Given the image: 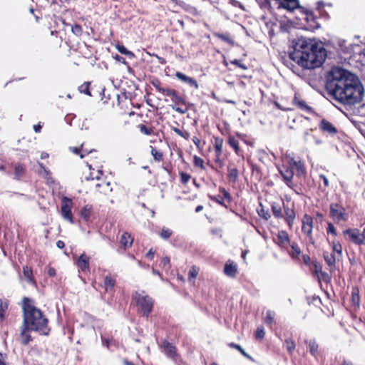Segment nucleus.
<instances>
[{
  "label": "nucleus",
  "mask_w": 365,
  "mask_h": 365,
  "mask_svg": "<svg viewBox=\"0 0 365 365\" xmlns=\"http://www.w3.org/2000/svg\"><path fill=\"white\" fill-rule=\"evenodd\" d=\"M24 274L29 280H31L32 272L29 267H26L24 268Z\"/></svg>",
  "instance_id": "50"
},
{
  "label": "nucleus",
  "mask_w": 365,
  "mask_h": 365,
  "mask_svg": "<svg viewBox=\"0 0 365 365\" xmlns=\"http://www.w3.org/2000/svg\"><path fill=\"white\" fill-rule=\"evenodd\" d=\"M294 103L302 110H308L310 109L306 103L303 100L300 99L297 95L294 96Z\"/></svg>",
  "instance_id": "24"
},
{
  "label": "nucleus",
  "mask_w": 365,
  "mask_h": 365,
  "mask_svg": "<svg viewBox=\"0 0 365 365\" xmlns=\"http://www.w3.org/2000/svg\"><path fill=\"white\" fill-rule=\"evenodd\" d=\"M286 165H284L279 172L283 177L284 180L287 185L292 187L293 184L292 180L294 176V172L299 177L303 176L305 174V169L304 163L299 159H295L290 155H286L284 157Z\"/></svg>",
  "instance_id": "4"
},
{
  "label": "nucleus",
  "mask_w": 365,
  "mask_h": 365,
  "mask_svg": "<svg viewBox=\"0 0 365 365\" xmlns=\"http://www.w3.org/2000/svg\"><path fill=\"white\" fill-rule=\"evenodd\" d=\"M133 242V237L128 232H124L120 238V243L124 247V248L130 247Z\"/></svg>",
  "instance_id": "19"
},
{
  "label": "nucleus",
  "mask_w": 365,
  "mask_h": 365,
  "mask_svg": "<svg viewBox=\"0 0 365 365\" xmlns=\"http://www.w3.org/2000/svg\"><path fill=\"white\" fill-rule=\"evenodd\" d=\"M72 202L70 199L64 197L62 200L61 215L63 217L73 223V215L71 212Z\"/></svg>",
  "instance_id": "8"
},
{
  "label": "nucleus",
  "mask_w": 365,
  "mask_h": 365,
  "mask_svg": "<svg viewBox=\"0 0 365 365\" xmlns=\"http://www.w3.org/2000/svg\"><path fill=\"white\" fill-rule=\"evenodd\" d=\"M326 6L331 7L332 4H325L322 1H319L317 3V6L314 10L308 9L303 6H300V8H299L298 12L303 16L302 19H304L307 23L309 21L317 23V20L319 19L323 21H328L330 18L329 12L325 10ZM297 18L298 20H301L300 18Z\"/></svg>",
  "instance_id": "5"
},
{
  "label": "nucleus",
  "mask_w": 365,
  "mask_h": 365,
  "mask_svg": "<svg viewBox=\"0 0 365 365\" xmlns=\"http://www.w3.org/2000/svg\"><path fill=\"white\" fill-rule=\"evenodd\" d=\"M272 210L276 217H282V207L279 203L273 202L272 205Z\"/></svg>",
  "instance_id": "25"
},
{
  "label": "nucleus",
  "mask_w": 365,
  "mask_h": 365,
  "mask_svg": "<svg viewBox=\"0 0 365 365\" xmlns=\"http://www.w3.org/2000/svg\"><path fill=\"white\" fill-rule=\"evenodd\" d=\"M285 220L287 222L289 227L293 225L294 220L295 218V213L292 208L284 207Z\"/></svg>",
  "instance_id": "20"
},
{
  "label": "nucleus",
  "mask_w": 365,
  "mask_h": 365,
  "mask_svg": "<svg viewBox=\"0 0 365 365\" xmlns=\"http://www.w3.org/2000/svg\"><path fill=\"white\" fill-rule=\"evenodd\" d=\"M153 256H154V252L153 251L152 249H150L148 252L146 254V257L150 259H152L153 258Z\"/></svg>",
  "instance_id": "60"
},
{
  "label": "nucleus",
  "mask_w": 365,
  "mask_h": 365,
  "mask_svg": "<svg viewBox=\"0 0 365 365\" xmlns=\"http://www.w3.org/2000/svg\"><path fill=\"white\" fill-rule=\"evenodd\" d=\"M151 154L155 160H160L162 158V154L159 153L155 148H152Z\"/></svg>",
  "instance_id": "47"
},
{
  "label": "nucleus",
  "mask_w": 365,
  "mask_h": 365,
  "mask_svg": "<svg viewBox=\"0 0 365 365\" xmlns=\"http://www.w3.org/2000/svg\"><path fill=\"white\" fill-rule=\"evenodd\" d=\"M319 128L323 131L329 134H334L336 133V128L329 121L325 119L321 120L319 123Z\"/></svg>",
  "instance_id": "14"
},
{
  "label": "nucleus",
  "mask_w": 365,
  "mask_h": 365,
  "mask_svg": "<svg viewBox=\"0 0 365 365\" xmlns=\"http://www.w3.org/2000/svg\"><path fill=\"white\" fill-rule=\"evenodd\" d=\"M344 236L356 245H360L359 230L357 229H347L343 232Z\"/></svg>",
  "instance_id": "10"
},
{
  "label": "nucleus",
  "mask_w": 365,
  "mask_h": 365,
  "mask_svg": "<svg viewBox=\"0 0 365 365\" xmlns=\"http://www.w3.org/2000/svg\"><path fill=\"white\" fill-rule=\"evenodd\" d=\"M352 299L356 303L359 301V290L357 289H354L352 291Z\"/></svg>",
  "instance_id": "48"
},
{
  "label": "nucleus",
  "mask_w": 365,
  "mask_h": 365,
  "mask_svg": "<svg viewBox=\"0 0 365 365\" xmlns=\"http://www.w3.org/2000/svg\"><path fill=\"white\" fill-rule=\"evenodd\" d=\"M330 216L338 222L346 221L348 218L345 208L336 203L330 205Z\"/></svg>",
  "instance_id": "7"
},
{
  "label": "nucleus",
  "mask_w": 365,
  "mask_h": 365,
  "mask_svg": "<svg viewBox=\"0 0 365 365\" xmlns=\"http://www.w3.org/2000/svg\"><path fill=\"white\" fill-rule=\"evenodd\" d=\"M64 245H64V242H63V241H61V240H58V241L56 242V246H57L58 248H60V249L63 248V247H64Z\"/></svg>",
  "instance_id": "63"
},
{
  "label": "nucleus",
  "mask_w": 365,
  "mask_h": 365,
  "mask_svg": "<svg viewBox=\"0 0 365 365\" xmlns=\"http://www.w3.org/2000/svg\"><path fill=\"white\" fill-rule=\"evenodd\" d=\"M163 94L167 96H169L170 98L171 101L175 103H185L184 100L181 97L178 96L175 91H174V90L168 88L166 91H163Z\"/></svg>",
  "instance_id": "18"
},
{
  "label": "nucleus",
  "mask_w": 365,
  "mask_h": 365,
  "mask_svg": "<svg viewBox=\"0 0 365 365\" xmlns=\"http://www.w3.org/2000/svg\"><path fill=\"white\" fill-rule=\"evenodd\" d=\"M324 48L309 38H298L294 44L290 58L305 69L319 67L326 58Z\"/></svg>",
  "instance_id": "2"
},
{
  "label": "nucleus",
  "mask_w": 365,
  "mask_h": 365,
  "mask_svg": "<svg viewBox=\"0 0 365 365\" xmlns=\"http://www.w3.org/2000/svg\"><path fill=\"white\" fill-rule=\"evenodd\" d=\"M192 142L194 143V144L197 146V148L200 150L201 149V146H200V140L197 138V137H194L192 138Z\"/></svg>",
  "instance_id": "56"
},
{
  "label": "nucleus",
  "mask_w": 365,
  "mask_h": 365,
  "mask_svg": "<svg viewBox=\"0 0 365 365\" xmlns=\"http://www.w3.org/2000/svg\"><path fill=\"white\" fill-rule=\"evenodd\" d=\"M97 168L98 169L96 170L95 173H91L88 176H86V178L87 180H93V179L99 180L101 178V175H102V171L99 169V168Z\"/></svg>",
  "instance_id": "36"
},
{
  "label": "nucleus",
  "mask_w": 365,
  "mask_h": 365,
  "mask_svg": "<svg viewBox=\"0 0 365 365\" xmlns=\"http://www.w3.org/2000/svg\"><path fill=\"white\" fill-rule=\"evenodd\" d=\"M48 274L50 276V277H53L55 276L56 274V271L52 267H49L48 269Z\"/></svg>",
  "instance_id": "59"
},
{
  "label": "nucleus",
  "mask_w": 365,
  "mask_h": 365,
  "mask_svg": "<svg viewBox=\"0 0 365 365\" xmlns=\"http://www.w3.org/2000/svg\"><path fill=\"white\" fill-rule=\"evenodd\" d=\"M329 93L337 101L347 105L359 103L364 96V86L358 76L340 67L333 68L328 76Z\"/></svg>",
  "instance_id": "1"
},
{
  "label": "nucleus",
  "mask_w": 365,
  "mask_h": 365,
  "mask_svg": "<svg viewBox=\"0 0 365 365\" xmlns=\"http://www.w3.org/2000/svg\"><path fill=\"white\" fill-rule=\"evenodd\" d=\"M173 108L180 113H185L186 112V109H182L180 107L176 106V105L173 106Z\"/></svg>",
  "instance_id": "58"
},
{
  "label": "nucleus",
  "mask_w": 365,
  "mask_h": 365,
  "mask_svg": "<svg viewBox=\"0 0 365 365\" xmlns=\"http://www.w3.org/2000/svg\"><path fill=\"white\" fill-rule=\"evenodd\" d=\"M217 36L221 38L222 40L227 42L228 43H230V45H233L234 44V42L230 38L229 36L227 35H225V34H217Z\"/></svg>",
  "instance_id": "44"
},
{
  "label": "nucleus",
  "mask_w": 365,
  "mask_h": 365,
  "mask_svg": "<svg viewBox=\"0 0 365 365\" xmlns=\"http://www.w3.org/2000/svg\"><path fill=\"white\" fill-rule=\"evenodd\" d=\"M38 165L41 170V171H39V173L41 174L44 177V178L46 180L47 184L50 185H55L56 182H55L54 179L51 176L50 171L46 168H45V166H43V165L42 163H38Z\"/></svg>",
  "instance_id": "15"
},
{
  "label": "nucleus",
  "mask_w": 365,
  "mask_h": 365,
  "mask_svg": "<svg viewBox=\"0 0 365 365\" xmlns=\"http://www.w3.org/2000/svg\"><path fill=\"white\" fill-rule=\"evenodd\" d=\"M215 148L216 151L217 152L218 155L221 153L222 149V140L216 139Z\"/></svg>",
  "instance_id": "45"
},
{
  "label": "nucleus",
  "mask_w": 365,
  "mask_h": 365,
  "mask_svg": "<svg viewBox=\"0 0 365 365\" xmlns=\"http://www.w3.org/2000/svg\"><path fill=\"white\" fill-rule=\"evenodd\" d=\"M190 179V175L187 173H182L181 174V180L183 182L186 183Z\"/></svg>",
  "instance_id": "55"
},
{
  "label": "nucleus",
  "mask_w": 365,
  "mask_h": 365,
  "mask_svg": "<svg viewBox=\"0 0 365 365\" xmlns=\"http://www.w3.org/2000/svg\"><path fill=\"white\" fill-rule=\"evenodd\" d=\"M332 250L333 252L336 253L339 257L341 256L342 253V247L341 244L337 241H333L332 242Z\"/></svg>",
  "instance_id": "30"
},
{
  "label": "nucleus",
  "mask_w": 365,
  "mask_h": 365,
  "mask_svg": "<svg viewBox=\"0 0 365 365\" xmlns=\"http://www.w3.org/2000/svg\"><path fill=\"white\" fill-rule=\"evenodd\" d=\"M163 348L165 354L170 356L173 357L175 354V347L169 344L168 342H164Z\"/></svg>",
  "instance_id": "26"
},
{
  "label": "nucleus",
  "mask_w": 365,
  "mask_h": 365,
  "mask_svg": "<svg viewBox=\"0 0 365 365\" xmlns=\"http://www.w3.org/2000/svg\"><path fill=\"white\" fill-rule=\"evenodd\" d=\"M277 237L279 244L282 246H284L289 242L288 234L284 231H279Z\"/></svg>",
  "instance_id": "21"
},
{
  "label": "nucleus",
  "mask_w": 365,
  "mask_h": 365,
  "mask_svg": "<svg viewBox=\"0 0 365 365\" xmlns=\"http://www.w3.org/2000/svg\"><path fill=\"white\" fill-rule=\"evenodd\" d=\"M140 130L143 133H144V134H145V135H150V134L151 133V130H150V129L148 128H147L145 125H140Z\"/></svg>",
  "instance_id": "52"
},
{
  "label": "nucleus",
  "mask_w": 365,
  "mask_h": 365,
  "mask_svg": "<svg viewBox=\"0 0 365 365\" xmlns=\"http://www.w3.org/2000/svg\"><path fill=\"white\" fill-rule=\"evenodd\" d=\"M313 219L311 216L305 215L302 219V232L307 236H310L312 232Z\"/></svg>",
  "instance_id": "11"
},
{
  "label": "nucleus",
  "mask_w": 365,
  "mask_h": 365,
  "mask_svg": "<svg viewBox=\"0 0 365 365\" xmlns=\"http://www.w3.org/2000/svg\"><path fill=\"white\" fill-rule=\"evenodd\" d=\"M96 191L99 193L108 195L112 192V187L109 182L98 183L96 185Z\"/></svg>",
  "instance_id": "17"
},
{
  "label": "nucleus",
  "mask_w": 365,
  "mask_h": 365,
  "mask_svg": "<svg viewBox=\"0 0 365 365\" xmlns=\"http://www.w3.org/2000/svg\"><path fill=\"white\" fill-rule=\"evenodd\" d=\"M307 343L309 346V352L314 356L316 355L318 351V344L316 343L314 340H309V341H307Z\"/></svg>",
  "instance_id": "29"
},
{
  "label": "nucleus",
  "mask_w": 365,
  "mask_h": 365,
  "mask_svg": "<svg viewBox=\"0 0 365 365\" xmlns=\"http://www.w3.org/2000/svg\"><path fill=\"white\" fill-rule=\"evenodd\" d=\"M8 309V304L6 302H0V322L4 319L5 312Z\"/></svg>",
  "instance_id": "31"
},
{
  "label": "nucleus",
  "mask_w": 365,
  "mask_h": 365,
  "mask_svg": "<svg viewBox=\"0 0 365 365\" xmlns=\"http://www.w3.org/2000/svg\"><path fill=\"white\" fill-rule=\"evenodd\" d=\"M23 310L24 313V326L27 329L39 331L42 334H48L49 329L47 327L48 320L40 309L30 304L27 298L23 299Z\"/></svg>",
  "instance_id": "3"
},
{
  "label": "nucleus",
  "mask_w": 365,
  "mask_h": 365,
  "mask_svg": "<svg viewBox=\"0 0 365 365\" xmlns=\"http://www.w3.org/2000/svg\"><path fill=\"white\" fill-rule=\"evenodd\" d=\"M153 86L155 87V88L161 93L163 94V91H166L168 88H163L160 86L158 83H153Z\"/></svg>",
  "instance_id": "57"
},
{
  "label": "nucleus",
  "mask_w": 365,
  "mask_h": 365,
  "mask_svg": "<svg viewBox=\"0 0 365 365\" xmlns=\"http://www.w3.org/2000/svg\"><path fill=\"white\" fill-rule=\"evenodd\" d=\"M172 233V230L164 227L162 228L160 235L163 239L167 240L171 236Z\"/></svg>",
  "instance_id": "38"
},
{
  "label": "nucleus",
  "mask_w": 365,
  "mask_h": 365,
  "mask_svg": "<svg viewBox=\"0 0 365 365\" xmlns=\"http://www.w3.org/2000/svg\"><path fill=\"white\" fill-rule=\"evenodd\" d=\"M169 262H170V259L168 257H165L163 258L162 263L164 266L168 265L169 264Z\"/></svg>",
  "instance_id": "61"
},
{
  "label": "nucleus",
  "mask_w": 365,
  "mask_h": 365,
  "mask_svg": "<svg viewBox=\"0 0 365 365\" xmlns=\"http://www.w3.org/2000/svg\"><path fill=\"white\" fill-rule=\"evenodd\" d=\"M115 284V280L110 276H106L104 279V286L107 291L111 289Z\"/></svg>",
  "instance_id": "28"
},
{
  "label": "nucleus",
  "mask_w": 365,
  "mask_h": 365,
  "mask_svg": "<svg viewBox=\"0 0 365 365\" xmlns=\"http://www.w3.org/2000/svg\"><path fill=\"white\" fill-rule=\"evenodd\" d=\"M28 330L29 329L25 326L21 331L20 340L24 344H27L31 341V336L28 333Z\"/></svg>",
  "instance_id": "22"
},
{
  "label": "nucleus",
  "mask_w": 365,
  "mask_h": 365,
  "mask_svg": "<svg viewBox=\"0 0 365 365\" xmlns=\"http://www.w3.org/2000/svg\"><path fill=\"white\" fill-rule=\"evenodd\" d=\"M229 176L233 180H235L237 178V170L236 169H231L229 173Z\"/></svg>",
  "instance_id": "51"
},
{
  "label": "nucleus",
  "mask_w": 365,
  "mask_h": 365,
  "mask_svg": "<svg viewBox=\"0 0 365 365\" xmlns=\"http://www.w3.org/2000/svg\"><path fill=\"white\" fill-rule=\"evenodd\" d=\"M41 125L40 124L34 125V129L36 132H39L41 130Z\"/></svg>",
  "instance_id": "64"
},
{
  "label": "nucleus",
  "mask_w": 365,
  "mask_h": 365,
  "mask_svg": "<svg viewBox=\"0 0 365 365\" xmlns=\"http://www.w3.org/2000/svg\"><path fill=\"white\" fill-rule=\"evenodd\" d=\"M134 300L138 307V310L144 315H148L152 310L153 301L145 292H136Z\"/></svg>",
  "instance_id": "6"
},
{
  "label": "nucleus",
  "mask_w": 365,
  "mask_h": 365,
  "mask_svg": "<svg viewBox=\"0 0 365 365\" xmlns=\"http://www.w3.org/2000/svg\"><path fill=\"white\" fill-rule=\"evenodd\" d=\"M360 245H365V228L362 232H359Z\"/></svg>",
  "instance_id": "54"
},
{
  "label": "nucleus",
  "mask_w": 365,
  "mask_h": 365,
  "mask_svg": "<svg viewBox=\"0 0 365 365\" xmlns=\"http://www.w3.org/2000/svg\"><path fill=\"white\" fill-rule=\"evenodd\" d=\"M0 365H7L5 362L4 356L0 354Z\"/></svg>",
  "instance_id": "62"
},
{
  "label": "nucleus",
  "mask_w": 365,
  "mask_h": 365,
  "mask_svg": "<svg viewBox=\"0 0 365 365\" xmlns=\"http://www.w3.org/2000/svg\"><path fill=\"white\" fill-rule=\"evenodd\" d=\"M77 267L83 272L89 269V257L85 254H82L76 261Z\"/></svg>",
  "instance_id": "13"
},
{
  "label": "nucleus",
  "mask_w": 365,
  "mask_h": 365,
  "mask_svg": "<svg viewBox=\"0 0 365 365\" xmlns=\"http://www.w3.org/2000/svg\"><path fill=\"white\" fill-rule=\"evenodd\" d=\"M278 4L279 8L287 9V11H293L297 9L299 11L300 5L298 0H275Z\"/></svg>",
  "instance_id": "9"
},
{
  "label": "nucleus",
  "mask_w": 365,
  "mask_h": 365,
  "mask_svg": "<svg viewBox=\"0 0 365 365\" xmlns=\"http://www.w3.org/2000/svg\"><path fill=\"white\" fill-rule=\"evenodd\" d=\"M92 212V207L91 205H85L81 212V217L85 219L88 220Z\"/></svg>",
  "instance_id": "27"
},
{
  "label": "nucleus",
  "mask_w": 365,
  "mask_h": 365,
  "mask_svg": "<svg viewBox=\"0 0 365 365\" xmlns=\"http://www.w3.org/2000/svg\"><path fill=\"white\" fill-rule=\"evenodd\" d=\"M274 314L272 311H267L264 318V322L267 324H272L274 322Z\"/></svg>",
  "instance_id": "37"
},
{
  "label": "nucleus",
  "mask_w": 365,
  "mask_h": 365,
  "mask_svg": "<svg viewBox=\"0 0 365 365\" xmlns=\"http://www.w3.org/2000/svg\"><path fill=\"white\" fill-rule=\"evenodd\" d=\"M89 83H84L79 87V91L81 93H84L86 95L91 96V93L88 90Z\"/></svg>",
  "instance_id": "42"
},
{
  "label": "nucleus",
  "mask_w": 365,
  "mask_h": 365,
  "mask_svg": "<svg viewBox=\"0 0 365 365\" xmlns=\"http://www.w3.org/2000/svg\"><path fill=\"white\" fill-rule=\"evenodd\" d=\"M67 25L71 26V31L76 36H79L81 34L82 27L80 24H67Z\"/></svg>",
  "instance_id": "34"
},
{
  "label": "nucleus",
  "mask_w": 365,
  "mask_h": 365,
  "mask_svg": "<svg viewBox=\"0 0 365 365\" xmlns=\"http://www.w3.org/2000/svg\"><path fill=\"white\" fill-rule=\"evenodd\" d=\"M175 76L181 81H183L190 86L195 88V89H197L199 88V85L197 82L192 78H190L185 74H183L181 72H176Z\"/></svg>",
  "instance_id": "12"
},
{
  "label": "nucleus",
  "mask_w": 365,
  "mask_h": 365,
  "mask_svg": "<svg viewBox=\"0 0 365 365\" xmlns=\"http://www.w3.org/2000/svg\"><path fill=\"white\" fill-rule=\"evenodd\" d=\"M327 225V233H330L334 236L336 235V230L334 225L331 222H329Z\"/></svg>",
  "instance_id": "46"
},
{
  "label": "nucleus",
  "mask_w": 365,
  "mask_h": 365,
  "mask_svg": "<svg viewBox=\"0 0 365 365\" xmlns=\"http://www.w3.org/2000/svg\"><path fill=\"white\" fill-rule=\"evenodd\" d=\"M324 257L328 265L332 267L335 264L336 257L334 255V254L325 252L324 253Z\"/></svg>",
  "instance_id": "23"
},
{
  "label": "nucleus",
  "mask_w": 365,
  "mask_h": 365,
  "mask_svg": "<svg viewBox=\"0 0 365 365\" xmlns=\"http://www.w3.org/2000/svg\"><path fill=\"white\" fill-rule=\"evenodd\" d=\"M265 331L262 327H257L255 333V336L258 339H262L264 336Z\"/></svg>",
  "instance_id": "41"
},
{
  "label": "nucleus",
  "mask_w": 365,
  "mask_h": 365,
  "mask_svg": "<svg viewBox=\"0 0 365 365\" xmlns=\"http://www.w3.org/2000/svg\"><path fill=\"white\" fill-rule=\"evenodd\" d=\"M285 345H286V348H287V351L289 353H292V351L295 349V343L294 342V341H292L291 339H287L285 341Z\"/></svg>",
  "instance_id": "39"
},
{
  "label": "nucleus",
  "mask_w": 365,
  "mask_h": 365,
  "mask_svg": "<svg viewBox=\"0 0 365 365\" xmlns=\"http://www.w3.org/2000/svg\"><path fill=\"white\" fill-rule=\"evenodd\" d=\"M117 50L122 54H125L129 56H133V54L131 51H129L124 46L117 44L116 45Z\"/></svg>",
  "instance_id": "35"
},
{
  "label": "nucleus",
  "mask_w": 365,
  "mask_h": 365,
  "mask_svg": "<svg viewBox=\"0 0 365 365\" xmlns=\"http://www.w3.org/2000/svg\"><path fill=\"white\" fill-rule=\"evenodd\" d=\"M198 272L199 268L195 266H192L189 271V280L191 281L192 279H195L198 274Z\"/></svg>",
  "instance_id": "33"
},
{
  "label": "nucleus",
  "mask_w": 365,
  "mask_h": 365,
  "mask_svg": "<svg viewBox=\"0 0 365 365\" xmlns=\"http://www.w3.org/2000/svg\"><path fill=\"white\" fill-rule=\"evenodd\" d=\"M237 265L232 261L228 260L225 266L224 272L229 277H235L237 273Z\"/></svg>",
  "instance_id": "16"
},
{
  "label": "nucleus",
  "mask_w": 365,
  "mask_h": 365,
  "mask_svg": "<svg viewBox=\"0 0 365 365\" xmlns=\"http://www.w3.org/2000/svg\"><path fill=\"white\" fill-rule=\"evenodd\" d=\"M300 249L296 244H292L291 246L290 255L293 258H297L300 255Z\"/></svg>",
  "instance_id": "32"
},
{
  "label": "nucleus",
  "mask_w": 365,
  "mask_h": 365,
  "mask_svg": "<svg viewBox=\"0 0 365 365\" xmlns=\"http://www.w3.org/2000/svg\"><path fill=\"white\" fill-rule=\"evenodd\" d=\"M194 164L197 167H200V168H204V161L202 158L197 156L194 157Z\"/></svg>",
  "instance_id": "43"
},
{
  "label": "nucleus",
  "mask_w": 365,
  "mask_h": 365,
  "mask_svg": "<svg viewBox=\"0 0 365 365\" xmlns=\"http://www.w3.org/2000/svg\"><path fill=\"white\" fill-rule=\"evenodd\" d=\"M230 145L235 149L236 153L239 151V143L235 138H230L229 139Z\"/></svg>",
  "instance_id": "40"
},
{
  "label": "nucleus",
  "mask_w": 365,
  "mask_h": 365,
  "mask_svg": "<svg viewBox=\"0 0 365 365\" xmlns=\"http://www.w3.org/2000/svg\"><path fill=\"white\" fill-rule=\"evenodd\" d=\"M231 63H232L237 66H239L240 68H241L244 70L247 69V66H245L244 64L241 63L239 60L235 59V60L231 61Z\"/></svg>",
  "instance_id": "53"
},
{
  "label": "nucleus",
  "mask_w": 365,
  "mask_h": 365,
  "mask_svg": "<svg viewBox=\"0 0 365 365\" xmlns=\"http://www.w3.org/2000/svg\"><path fill=\"white\" fill-rule=\"evenodd\" d=\"M24 171V168L21 165H16L15 166V175L16 177H19Z\"/></svg>",
  "instance_id": "49"
}]
</instances>
